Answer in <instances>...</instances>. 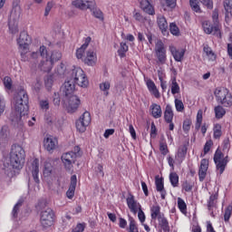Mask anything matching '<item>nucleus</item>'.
Here are the masks:
<instances>
[{
	"instance_id": "nucleus-57",
	"label": "nucleus",
	"mask_w": 232,
	"mask_h": 232,
	"mask_svg": "<svg viewBox=\"0 0 232 232\" xmlns=\"http://www.w3.org/2000/svg\"><path fill=\"white\" fill-rule=\"evenodd\" d=\"M182 189H184V191H186L187 193H189V191L193 189V183L189 181L183 182Z\"/></svg>"
},
{
	"instance_id": "nucleus-19",
	"label": "nucleus",
	"mask_w": 232,
	"mask_h": 232,
	"mask_svg": "<svg viewBox=\"0 0 232 232\" xmlns=\"http://www.w3.org/2000/svg\"><path fill=\"white\" fill-rule=\"evenodd\" d=\"M63 91L65 94V97H70L71 95H73V92H75V82L73 81V78L72 76L68 77L65 80Z\"/></svg>"
},
{
	"instance_id": "nucleus-63",
	"label": "nucleus",
	"mask_w": 232,
	"mask_h": 232,
	"mask_svg": "<svg viewBox=\"0 0 232 232\" xmlns=\"http://www.w3.org/2000/svg\"><path fill=\"white\" fill-rule=\"evenodd\" d=\"M191 128V121L186 120L183 122V130L184 131H188Z\"/></svg>"
},
{
	"instance_id": "nucleus-36",
	"label": "nucleus",
	"mask_w": 232,
	"mask_h": 232,
	"mask_svg": "<svg viewBox=\"0 0 232 232\" xmlns=\"http://www.w3.org/2000/svg\"><path fill=\"white\" fill-rule=\"evenodd\" d=\"M159 226L164 232H169V222L164 216H160L158 218Z\"/></svg>"
},
{
	"instance_id": "nucleus-32",
	"label": "nucleus",
	"mask_w": 232,
	"mask_h": 232,
	"mask_svg": "<svg viewBox=\"0 0 232 232\" xmlns=\"http://www.w3.org/2000/svg\"><path fill=\"white\" fill-rule=\"evenodd\" d=\"M157 23L163 35H166V34H168V21L166 20V17L162 14H159L157 17Z\"/></svg>"
},
{
	"instance_id": "nucleus-45",
	"label": "nucleus",
	"mask_w": 232,
	"mask_h": 232,
	"mask_svg": "<svg viewBox=\"0 0 232 232\" xmlns=\"http://www.w3.org/2000/svg\"><path fill=\"white\" fill-rule=\"evenodd\" d=\"M44 175L45 177H50V175H52V163L50 160L44 161Z\"/></svg>"
},
{
	"instance_id": "nucleus-56",
	"label": "nucleus",
	"mask_w": 232,
	"mask_h": 232,
	"mask_svg": "<svg viewBox=\"0 0 232 232\" xmlns=\"http://www.w3.org/2000/svg\"><path fill=\"white\" fill-rule=\"evenodd\" d=\"M39 105L41 110H44L45 111L50 110V102H48V100H41Z\"/></svg>"
},
{
	"instance_id": "nucleus-14",
	"label": "nucleus",
	"mask_w": 232,
	"mask_h": 232,
	"mask_svg": "<svg viewBox=\"0 0 232 232\" xmlns=\"http://www.w3.org/2000/svg\"><path fill=\"white\" fill-rule=\"evenodd\" d=\"M154 52L158 59V63H160V64H164L168 59V56L166 54V45H164L162 40H158L156 42Z\"/></svg>"
},
{
	"instance_id": "nucleus-16",
	"label": "nucleus",
	"mask_w": 232,
	"mask_h": 232,
	"mask_svg": "<svg viewBox=\"0 0 232 232\" xmlns=\"http://www.w3.org/2000/svg\"><path fill=\"white\" fill-rule=\"evenodd\" d=\"M74 8H79V10H92L95 8V0H74L72 2Z\"/></svg>"
},
{
	"instance_id": "nucleus-30",
	"label": "nucleus",
	"mask_w": 232,
	"mask_h": 232,
	"mask_svg": "<svg viewBox=\"0 0 232 232\" xmlns=\"http://www.w3.org/2000/svg\"><path fill=\"white\" fill-rule=\"evenodd\" d=\"M146 86L151 95H154L156 99H160V92H159V89H157V85H155V82L151 79L146 81Z\"/></svg>"
},
{
	"instance_id": "nucleus-48",
	"label": "nucleus",
	"mask_w": 232,
	"mask_h": 232,
	"mask_svg": "<svg viewBox=\"0 0 232 232\" xmlns=\"http://www.w3.org/2000/svg\"><path fill=\"white\" fill-rule=\"evenodd\" d=\"M170 184L173 188H179V174L176 172H171L169 174Z\"/></svg>"
},
{
	"instance_id": "nucleus-58",
	"label": "nucleus",
	"mask_w": 232,
	"mask_h": 232,
	"mask_svg": "<svg viewBox=\"0 0 232 232\" xmlns=\"http://www.w3.org/2000/svg\"><path fill=\"white\" fill-rule=\"evenodd\" d=\"M6 103L5 102V97L0 94V117L5 113Z\"/></svg>"
},
{
	"instance_id": "nucleus-35",
	"label": "nucleus",
	"mask_w": 232,
	"mask_h": 232,
	"mask_svg": "<svg viewBox=\"0 0 232 232\" xmlns=\"http://www.w3.org/2000/svg\"><path fill=\"white\" fill-rule=\"evenodd\" d=\"M100 91L103 93L104 97L110 95V90L111 88V82L110 81L102 82L99 84Z\"/></svg>"
},
{
	"instance_id": "nucleus-49",
	"label": "nucleus",
	"mask_w": 232,
	"mask_h": 232,
	"mask_svg": "<svg viewBox=\"0 0 232 232\" xmlns=\"http://www.w3.org/2000/svg\"><path fill=\"white\" fill-rule=\"evenodd\" d=\"M189 5L193 12H196V14H200L202 12L200 5H198V0H189Z\"/></svg>"
},
{
	"instance_id": "nucleus-2",
	"label": "nucleus",
	"mask_w": 232,
	"mask_h": 232,
	"mask_svg": "<svg viewBox=\"0 0 232 232\" xmlns=\"http://www.w3.org/2000/svg\"><path fill=\"white\" fill-rule=\"evenodd\" d=\"M90 43H92V38H85L84 44L76 50V57L77 59H83V63L87 66H95L97 64V52L95 49H88Z\"/></svg>"
},
{
	"instance_id": "nucleus-52",
	"label": "nucleus",
	"mask_w": 232,
	"mask_h": 232,
	"mask_svg": "<svg viewBox=\"0 0 232 232\" xmlns=\"http://www.w3.org/2000/svg\"><path fill=\"white\" fill-rule=\"evenodd\" d=\"M231 215H232V206L229 205L225 209V214H224L225 222H229V218H231Z\"/></svg>"
},
{
	"instance_id": "nucleus-15",
	"label": "nucleus",
	"mask_w": 232,
	"mask_h": 232,
	"mask_svg": "<svg viewBox=\"0 0 232 232\" xmlns=\"http://www.w3.org/2000/svg\"><path fill=\"white\" fill-rule=\"evenodd\" d=\"M67 98V111L68 113H75L81 106V99L77 95L66 96Z\"/></svg>"
},
{
	"instance_id": "nucleus-37",
	"label": "nucleus",
	"mask_w": 232,
	"mask_h": 232,
	"mask_svg": "<svg viewBox=\"0 0 232 232\" xmlns=\"http://www.w3.org/2000/svg\"><path fill=\"white\" fill-rule=\"evenodd\" d=\"M203 52L206 53L208 61H211V62L217 61V54H215L211 47L208 45L204 46Z\"/></svg>"
},
{
	"instance_id": "nucleus-4",
	"label": "nucleus",
	"mask_w": 232,
	"mask_h": 232,
	"mask_svg": "<svg viewBox=\"0 0 232 232\" xmlns=\"http://www.w3.org/2000/svg\"><path fill=\"white\" fill-rule=\"evenodd\" d=\"M214 95L216 97L217 102L224 106L225 108L232 107V94L226 87H218Z\"/></svg>"
},
{
	"instance_id": "nucleus-23",
	"label": "nucleus",
	"mask_w": 232,
	"mask_h": 232,
	"mask_svg": "<svg viewBox=\"0 0 232 232\" xmlns=\"http://www.w3.org/2000/svg\"><path fill=\"white\" fill-rule=\"evenodd\" d=\"M155 186L156 191L160 194L162 200H164L166 198V196L168 195V192H166V188H164V179L156 176Z\"/></svg>"
},
{
	"instance_id": "nucleus-26",
	"label": "nucleus",
	"mask_w": 232,
	"mask_h": 232,
	"mask_svg": "<svg viewBox=\"0 0 232 232\" xmlns=\"http://www.w3.org/2000/svg\"><path fill=\"white\" fill-rule=\"evenodd\" d=\"M75 188H77V176L72 175L71 177V183L69 186L68 190L66 191V197L69 200H72L73 197H75Z\"/></svg>"
},
{
	"instance_id": "nucleus-18",
	"label": "nucleus",
	"mask_w": 232,
	"mask_h": 232,
	"mask_svg": "<svg viewBox=\"0 0 232 232\" xmlns=\"http://www.w3.org/2000/svg\"><path fill=\"white\" fill-rule=\"evenodd\" d=\"M58 145H59V141L57 140V138L52 135H47L44 139V148L49 153H53V150L57 149Z\"/></svg>"
},
{
	"instance_id": "nucleus-10",
	"label": "nucleus",
	"mask_w": 232,
	"mask_h": 232,
	"mask_svg": "<svg viewBox=\"0 0 232 232\" xmlns=\"http://www.w3.org/2000/svg\"><path fill=\"white\" fill-rule=\"evenodd\" d=\"M214 162L218 171H219V174L222 175V173H224L226 170V166H227L229 160L227 156H224L221 150L218 149L214 154Z\"/></svg>"
},
{
	"instance_id": "nucleus-59",
	"label": "nucleus",
	"mask_w": 232,
	"mask_h": 232,
	"mask_svg": "<svg viewBox=\"0 0 232 232\" xmlns=\"http://www.w3.org/2000/svg\"><path fill=\"white\" fill-rule=\"evenodd\" d=\"M53 2H48L46 6H45V10H44V16L48 17V15H50V12H52V8H53Z\"/></svg>"
},
{
	"instance_id": "nucleus-34",
	"label": "nucleus",
	"mask_w": 232,
	"mask_h": 232,
	"mask_svg": "<svg viewBox=\"0 0 232 232\" xmlns=\"http://www.w3.org/2000/svg\"><path fill=\"white\" fill-rule=\"evenodd\" d=\"M150 217L152 220H157L160 217H164V214L160 213V206L159 204L156 203L150 207Z\"/></svg>"
},
{
	"instance_id": "nucleus-47",
	"label": "nucleus",
	"mask_w": 232,
	"mask_h": 232,
	"mask_svg": "<svg viewBox=\"0 0 232 232\" xmlns=\"http://www.w3.org/2000/svg\"><path fill=\"white\" fill-rule=\"evenodd\" d=\"M3 84L5 86V92H10L12 90V86H13L12 78H10V76L4 77Z\"/></svg>"
},
{
	"instance_id": "nucleus-39",
	"label": "nucleus",
	"mask_w": 232,
	"mask_h": 232,
	"mask_svg": "<svg viewBox=\"0 0 232 232\" xmlns=\"http://www.w3.org/2000/svg\"><path fill=\"white\" fill-rule=\"evenodd\" d=\"M213 137L216 140H218L220 137H222V125L219 123H215L213 126Z\"/></svg>"
},
{
	"instance_id": "nucleus-41",
	"label": "nucleus",
	"mask_w": 232,
	"mask_h": 232,
	"mask_svg": "<svg viewBox=\"0 0 232 232\" xmlns=\"http://www.w3.org/2000/svg\"><path fill=\"white\" fill-rule=\"evenodd\" d=\"M216 119H222L226 115V109L222 105H218L214 108Z\"/></svg>"
},
{
	"instance_id": "nucleus-5",
	"label": "nucleus",
	"mask_w": 232,
	"mask_h": 232,
	"mask_svg": "<svg viewBox=\"0 0 232 232\" xmlns=\"http://www.w3.org/2000/svg\"><path fill=\"white\" fill-rule=\"evenodd\" d=\"M21 17V6L19 5H14L9 17V32L15 35L19 32L18 23Z\"/></svg>"
},
{
	"instance_id": "nucleus-50",
	"label": "nucleus",
	"mask_w": 232,
	"mask_h": 232,
	"mask_svg": "<svg viewBox=\"0 0 232 232\" xmlns=\"http://www.w3.org/2000/svg\"><path fill=\"white\" fill-rule=\"evenodd\" d=\"M160 151L161 155H164V156L169 153V149H168V143H166V141L164 140L160 141Z\"/></svg>"
},
{
	"instance_id": "nucleus-22",
	"label": "nucleus",
	"mask_w": 232,
	"mask_h": 232,
	"mask_svg": "<svg viewBox=\"0 0 232 232\" xmlns=\"http://www.w3.org/2000/svg\"><path fill=\"white\" fill-rule=\"evenodd\" d=\"M218 202V192H216L215 194H211L207 204H208V209L210 213V216L215 217V212H213V209H217V204Z\"/></svg>"
},
{
	"instance_id": "nucleus-54",
	"label": "nucleus",
	"mask_w": 232,
	"mask_h": 232,
	"mask_svg": "<svg viewBox=\"0 0 232 232\" xmlns=\"http://www.w3.org/2000/svg\"><path fill=\"white\" fill-rule=\"evenodd\" d=\"M211 146H213V140H209L205 143L204 153L201 154L200 157H204L205 155H208V153H209V150H211Z\"/></svg>"
},
{
	"instance_id": "nucleus-24",
	"label": "nucleus",
	"mask_w": 232,
	"mask_h": 232,
	"mask_svg": "<svg viewBox=\"0 0 232 232\" xmlns=\"http://www.w3.org/2000/svg\"><path fill=\"white\" fill-rule=\"evenodd\" d=\"M186 155H188V145H181L178 148V151L175 154V160L179 164H182L186 160Z\"/></svg>"
},
{
	"instance_id": "nucleus-3",
	"label": "nucleus",
	"mask_w": 232,
	"mask_h": 232,
	"mask_svg": "<svg viewBox=\"0 0 232 232\" xmlns=\"http://www.w3.org/2000/svg\"><path fill=\"white\" fill-rule=\"evenodd\" d=\"M26 153L21 145H13L10 153V164L14 169H23Z\"/></svg>"
},
{
	"instance_id": "nucleus-55",
	"label": "nucleus",
	"mask_w": 232,
	"mask_h": 232,
	"mask_svg": "<svg viewBox=\"0 0 232 232\" xmlns=\"http://www.w3.org/2000/svg\"><path fill=\"white\" fill-rule=\"evenodd\" d=\"M174 102H175L176 111L182 113V111H184V102H182L179 99H176Z\"/></svg>"
},
{
	"instance_id": "nucleus-27",
	"label": "nucleus",
	"mask_w": 232,
	"mask_h": 232,
	"mask_svg": "<svg viewBox=\"0 0 232 232\" xmlns=\"http://www.w3.org/2000/svg\"><path fill=\"white\" fill-rule=\"evenodd\" d=\"M208 168H209V160L206 159L201 160L198 170V177L200 182H202L204 179H206V175L208 174Z\"/></svg>"
},
{
	"instance_id": "nucleus-13",
	"label": "nucleus",
	"mask_w": 232,
	"mask_h": 232,
	"mask_svg": "<svg viewBox=\"0 0 232 232\" xmlns=\"http://www.w3.org/2000/svg\"><path fill=\"white\" fill-rule=\"evenodd\" d=\"M62 55L59 52L54 51L49 55V60L47 62H41L39 63V68L42 72H51L52 66H53V63H57L59 59H61Z\"/></svg>"
},
{
	"instance_id": "nucleus-51",
	"label": "nucleus",
	"mask_w": 232,
	"mask_h": 232,
	"mask_svg": "<svg viewBox=\"0 0 232 232\" xmlns=\"http://www.w3.org/2000/svg\"><path fill=\"white\" fill-rule=\"evenodd\" d=\"M169 32L172 34V35H175L176 37H179L180 35V29H179V26H177V24L171 23L169 24Z\"/></svg>"
},
{
	"instance_id": "nucleus-6",
	"label": "nucleus",
	"mask_w": 232,
	"mask_h": 232,
	"mask_svg": "<svg viewBox=\"0 0 232 232\" xmlns=\"http://www.w3.org/2000/svg\"><path fill=\"white\" fill-rule=\"evenodd\" d=\"M18 50L23 57L30 52V44H32V38L28 35L26 31H22L17 38Z\"/></svg>"
},
{
	"instance_id": "nucleus-25",
	"label": "nucleus",
	"mask_w": 232,
	"mask_h": 232,
	"mask_svg": "<svg viewBox=\"0 0 232 232\" xmlns=\"http://www.w3.org/2000/svg\"><path fill=\"white\" fill-rule=\"evenodd\" d=\"M10 136V130L8 126L5 125L0 130V148H5L8 144V137Z\"/></svg>"
},
{
	"instance_id": "nucleus-21",
	"label": "nucleus",
	"mask_w": 232,
	"mask_h": 232,
	"mask_svg": "<svg viewBox=\"0 0 232 232\" xmlns=\"http://www.w3.org/2000/svg\"><path fill=\"white\" fill-rule=\"evenodd\" d=\"M202 115H203V111L198 110L197 113L195 128L196 130H200L202 135L205 136L206 131H208V125H206V123L202 125V120H203Z\"/></svg>"
},
{
	"instance_id": "nucleus-44",
	"label": "nucleus",
	"mask_w": 232,
	"mask_h": 232,
	"mask_svg": "<svg viewBox=\"0 0 232 232\" xmlns=\"http://www.w3.org/2000/svg\"><path fill=\"white\" fill-rule=\"evenodd\" d=\"M91 12L92 13L93 17L99 19L100 21H104V14L101 9L92 7Z\"/></svg>"
},
{
	"instance_id": "nucleus-53",
	"label": "nucleus",
	"mask_w": 232,
	"mask_h": 232,
	"mask_svg": "<svg viewBox=\"0 0 232 232\" xmlns=\"http://www.w3.org/2000/svg\"><path fill=\"white\" fill-rule=\"evenodd\" d=\"M23 205V202L22 201H18L14 208H13V211H12V218H17V215H19V208H21V206Z\"/></svg>"
},
{
	"instance_id": "nucleus-33",
	"label": "nucleus",
	"mask_w": 232,
	"mask_h": 232,
	"mask_svg": "<svg viewBox=\"0 0 232 232\" xmlns=\"http://www.w3.org/2000/svg\"><path fill=\"white\" fill-rule=\"evenodd\" d=\"M163 115L165 122H173V117H175V113L173 112V107L170 104L166 105Z\"/></svg>"
},
{
	"instance_id": "nucleus-46",
	"label": "nucleus",
	"mask_w": 232,
	"mask_h": 232,
	"mask_svg": "<svg viewBox=\"0 0 232 232\" xmlns=\"http://www.w3.org/2000/svg\"><path fill=\"white\" fill-rule=\"evenodd\" d=\"M128 50H129L128 44H126V43H121L120 49L118 50L119 56L121 59L126 57V53L128 52Z\"/></svg>"
},
{
	"instance_id": "nucleus-64",
	"label": "nucleus",
	"mask_w": 232,
	"mask_h": 232,
	"mask_svg": "<svg viewBox=\"0 0 232 232\" xmlns=\"http://www.w3.org/2000/svg\"><path fill=\"white\" fill-rule=\"evenodd\" d=\"M72 232H84V225L78 224Z\"/></svg>"
},
{
	"instance_id": "nucleus-60",
	"label": "nucleus",
	"mask_w": 232,
	"mask_h": 232,
	"mask_svg": "<svg viewBox=\"0 0 232 232\" xmlns=\"http://www.w3.org/2000/svg\"><path fill=\"white\" fill-rule=\"evenodd\" d=\"M138 218L141 224H144L146 222V215L144 214V211H142V208L138 210Z\"/></svg>"
},
{
	"instance_id": "nucleus-7",
	"label": "nucleus",
	"mask_w": 232,
	"mask_h": 232,
	"mask_svg": "<svg viewBox=\"0 0 232 232\" xmlns=\"http://www.w3.org/2000/svg\"><path fill=\"white\" fill-rule=\"evenodd\" d=\"M71 77L75 84H78L81 88H88L90 82L88 81V77H86V73L80 67H76L72 71Z\"/></svg>"
},
{
	"instance_id": "nucleus-12",
	"label": "nucleus",
	"mask_w": 232,
	"mask_h": 232,
	"mask_svg": "<svg viewBox=\"0 0 232 232\" xmlns=\"http://www.w3.org/2000/svg\"><path fill=\"white\" fill-rule=\"evenodd\" d=\"M55 214H53V210H52V208H47L41 212L40 222L43 227H51V226H53Z\"/></svg>"
},
{
	"instance_id": "nucleus-40",
	"label": "nucleus",
	"mask_w": 232,
	"mask_h": 232,
	"mask_svg": "<svg viewBox=\"0 0 232 232\" xmlns=\"http://www.w3.org/2000/svg\"><path fill=\"white\" fill-rule=\"evenodd\" d=\"M128 232H139V227H137V222L131 217L129 218V227L127 228Z\"/></svg>"
},
{
	"instance_id": "nucleus-42",
	"label": "nucleus",
	"mask_w": 232,
	"mask_h": 232,
	"mask_svg": "<svg viewBox=\"0 0 232 232\" xmlns=\"http://www.w3.org/2000/svg\"><path fill=\"white\" fill-rule=\"evenodd\" d=\"M178 208L183 215L188 213V205H186V201L182 198H178Z\"/></svg>"
},
{
	"instance_id": "nucleus-20",
	"label": "nucleus",
	"mask_w": 232,
	"mask_h": 232,
	"mask_svg": "<svg viewBox=\"0 0 232 232\" xmlns=\"http://www.w3.org/2000/svg\"><path fill=\"white\" fill-rule=\"evenodd\" d=\"M126 202L130 213H133V215H137L139 210L142 208V206L135 199L133 195H130L126 198Z\"/></svg>"
},
{
	"instance_id": "nucleus-38",
	"label": "nucleus",
	"mask_w": 232,
	"mask_h": 232,
	"mask_svg": "<svg viewBox=\"0 0 232 232\" xmlns=\"http://www.w3.org/2000/svg\"><path fill=\"white\" fill-rule=\"evenodd\" d=\"M39 54H40V57H42L43 59L41 63H47V61H49L50 54H48V50L46 49V46L44 45L40 46Z\"/></svg>"
},
{
	"instance_id": "nucleus-11",
	"label": "nucleus",
	"mask_w": 232,
	"mask_h": 232,
	"mask_svg": "<svg viewBox=\"0 0 232 232\" xmlns=\"http://www.w3.org/2000/svg\"><path fill=\"white\" fill-rule=\"evenodd\" d=\"M92 124V114L89 111H85L82 115L76 121L75 126L79 133H84L88 129V126Z\"/></svg>"
},
{
	"instance_id": "nucleus-31",
	"label": "nucleus",
	"mask_w": 232,
	"mask_h": 232,
	"mask_svg": "<svg viewBox=\"0 0 232 232\" xmlns=\"http://www.w3.org/2000/svg\"><path fill=\"white\" fill-rule=\"evenodd\" d=\"M150 113L153 119H160L162 117V107L157 103H152L150 106Z\"/></svg>"
},
{
	"instance_id": "nucleus-29",
	"label": "nucleus",
	"mask_w": 232,
	"mask_h": 232,
	"mask_svg": "<svg viewBox=\"0 0 232 232\" xmlns=\"http://www.w3.org/2000/svg\"><path fill=\"white\" fill-rule=\"evenodd\" d=\"M140 8L148 14L149 15H155V7L150 3L149 0H140Z\"/></svg>"
},
{
	"instance_id": "nucleus-62",
	"label": "nucleus",
	"mask_w": 232,
	"mask_h": 232,
	"mask_svg": "<svg viewBox=\"0 0 232 232\" xmlns=\"http://www.w3.org/2000/svg\"><path fill=\"white\" fill-rule=\"evenodd\" d=\"M133 17L136 21H139V23H144L145 21L144 16H142V14H140L139 12L134 13Z\"/></svg>"
},
{
	"instance_id": "nucleus-43",
	"label": "nucleus",
	"mask_w": 232,
	"mask_h": 232,
	"mask_svg": "<svg viewBox=\"0 0 232 232\" xmlns=\"http://www.w3.org/2000/svg\"><path fill=\"white\" fill-rule=\"evenodd\" d=\"M170 88L172 95H177V93H180V86H179V83L177 82V78L171 79Z\"/></svg>"
},
{
	"instance_id": "nucleus-8",
	"label": "nucleus",
	"mask_w": 232,
	"mask_h": 232,
	"mask_svg": "<svg viewBox=\"0 0 232 232\" xmlns=\"http://www.w3.org/2000/svg\"><path fill=\"white\" fill-rule=\"evenodd\" d=\"M74 151L75 152H66L62 155V161L66 169H72V168H73V164H75V160H77V157H79L81 148L79 146L74 147Z\"/></svg>"
},
{
	"instance_id": "nucleus-9",
	"label": "nucleus",
	"mask_w": 232,
	"mask_h": 232,
	"mask_svg": "<svg viewBox=\"0 0 232 232\" xmlns=\"http://www.w3.org/2000/svg\"><path fill=\"white\" fill-rule=\"evenodd\" d=\"M203 32L208 35L213 34L216 37L219 39L222 37V25L219 23H215L214 24L211 22L205 20L202 22Z\"/></svg>"
},
{
	"instance_id": "nucleus-28",
	"label": "nucleus",
	"mask_w": 232,
	"mask_h": 232,
	"mask_svg": "<svg viewBox=\"0 0 232 232\" xmlns=\"http://www.w3.org/2000/svg\"><path fill=\"white\" fill-rule=\"evenodd\" d=\"M169 52L171 53L172 57L177 63H180L182 59H184V50L183 49H178L177 47L173 45H169Z\"/></svg>"
},
{
	"instance_id": "nucleus-61",
	"label": "nucleus",
	"mask_w": 232,
	"mask_h": 232,
	"mask_svg": "<svg viewBox=\"0 0 232 232\" xmlns=\"http://www.w3.org/2000/svg\"><path fill=\"white\" fill-rule=\"evenodd\" d=\"M164 2L168 8H175L177 6V0H164Z\"/></svg>"
},
{
	"instance_id": "nucleus-1",
	"label": "nucleus",
	"mask_w": 232,
	"mask_h": 232,
	"mask_svg": "<svg viewBox=\"0 0 232 232\" xmlns=\"http://www.w3.org/2000/svg\"><path fill=\"white\" fill-rule=\"evenodd\" d=\"M14 111L11 113L12 122H16L18 126H23L22 119L28 115V93L24 89H21L14 97Z\"/></svg>"
},
{
	"instance_id": "nucleus-17",
	"label": "nucleus",
	"mask_w": 232,
	"mask_h": 232,
	"mask_svg": "<svg viewBox=\"0 0 232 232\" xmlns=\"http://www.w3.org/2000/svg\"><path fill=\"white\" fill-rule=\"evenodd\" d=\"M27 171L32 174L36 184H39V160L34 159L28 162Z\"/></svg>"
}]
</instances>
